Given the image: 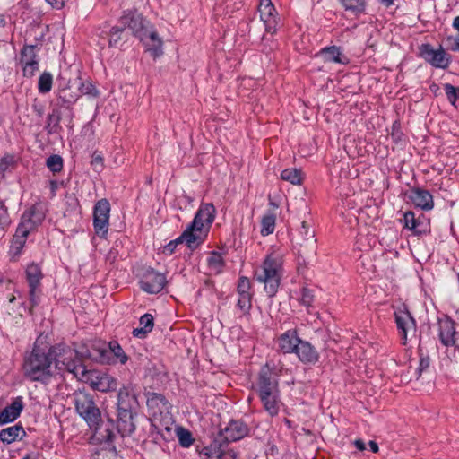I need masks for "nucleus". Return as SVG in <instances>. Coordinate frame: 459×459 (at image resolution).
Masks as SVG:
<instances>
[{"label": "nucleus", "instance_id": "1", "mask_svg": "<svg viewBox=\"0 0 459 459\" xmlns=\"http://www.w3.org/2000/svg\"><path fill=\"white\" fill-rule=\"evenodd\" d=\"M56 349L37 340L31 351L24 355L22 369L24 376L34 382H48L56 373Z\"/></svg>", "mask_w": 459, "mask_h": 459}, {"label": "nucleus", "instance_id": "2", "mask_svg": "<svg viewBox=\"0 0 459 459\" xmlns=\"http://www.w3.org/2000/svg\"><path fill=\"white\" fill-rule=\"evenodd\" d=\"M119 24L124 29L127 28L131 30L132 34L143 42L146 51L152 56L156 58L163 54L161 39L151 22L143 18L141 13L133 10L124 11L119 18Z\"/></svg>", "mask_w": 459, "mask_h": 459}, {"label": "nucleus", "instance_id": "3", "mask_svg": "<svg viewBox=\"0 0 459 459\" xmlns=\"http://www.w3.org/2000/svg\"><path fill=\"white\" fill-rule=\"evenodd\" d=\"M281 260L274 255H268L260 270L255 273V279L264 284V290L270 297L278 291L281 282Z\"/></svg>", "mask_w": 459, "mask_h": 459}, {"label": "nucleus", "instance_id": "4", "mask_svg": "<svg viewBox=\"0 0 459 459\" xmlns=\"http://www.w3.org/2000/svg\"><path fill=\"white\" fill-rule=\"evenodd\" d=\"M73 400L77 413L91 429L98 432L100 429L101 413L95 404L92 395L83 391H78L74 394Z\"/></svg>", "mask_w": 459, "mask_h": 459}, {"label": "nucleus", "instance_id": "5", "mask_svg": "<svg viewBox=\"0 0 459 459\" xmlns=\"http://www.w3.org/2000/svg\"><path fill=\"white\" fill-rule=\"evenodd\" d=\"M52 348L56 349L55 367L56 372L66 370L72 373L76 378L83 372L85 366L82 364L78 359V353L75 350L65 346L55 345Z\"/></svg>", "mask_w": 459, "mask_h": 459}, {"label": "nucleus", "instance_id": "6", "mask_svg": "<svg viewBox=\"0 0 459 459\" xmlns=\"http://www.w3.org/2000/svg\"><path fill=\"white\" fill-rule=\"evenodd\" d=\"M77 379L100 392L112 391L117 386V380L112 376L99 370H87L86 368Z\"/></svg>", "mask_w": 459, "mask_h": 459}, {"label": "nucleus", "instance_id": "7", "mask_svg": "<svg viewBox=\"0 0 459 459\" xmlns=\"http://www.w3.org/2000/svg\"><path fill=\"white\" fill-rule=\"evenodd\" d=\"M94 351L98 353L96 359L101 363L124 365L128 360L127 355L117 341L99 343L94 346Z\"/></svg>", "mask_w": 459, "mask_h": 459}, {"label": "nucleus", "instance_id": "8", "mask_svg": "<svg viewBox=\"0 0 459 459\" xmlns=\"http://www.w3.org/2000/svg\"><path fill=\"white\" fill-rule=\"evenodd\" d=\"M109 202L103 198L99 200L93 209V227L95 233L100 238H106L109 226Z\"/></svg>", "mask_w": 459, "mask_h": 459}, {"label": "nucleus", "instance_id": "9", "mask_svg": "<svg viewBox=\"0 0 459 459\" xmlns=\"http://www.w3.org/2000/svg\"><path fill=\"white\" fill-rule=\"evenodd\" d=\"M182 244L191 251L197 249L201 245V207L196 212L193 221L179 236Z\"/></svg>", "mask_w": 459, "mask_h": 459}, {"label": "nucleus", "instance_id": "10", "mask_svg": "<svg viewBox=\"0 0 459 459\" xmlns=\"http://www.w3.org/2000/svg\"><path fill=\"white\" fill-rule=\"evenodd\" d=\"M38 50L39 48L35 45H25L21 50L20 62L24 77L31 78L39 71Z\"/></svg>", "mask_w": 459, "mask_h": 459}, {"label": "nucleus", "instance_id": "11", "mask_svg": "<svg viewBox=\"0 0 459 459\" xmlns=\"http://www.w3.org/2000/svg\"><path fill=\"white\" fill-rule=\"evenodd\" d=\"M26 276L30 288V302L31 307H35L39 305L41 295L40 281L42 279V273L39 266L36 264L28 265Z\"/></svg>", "mask_w": 459, "mask_h": 459}, {"label": "nucleus", "instance_id": "12", "mask_svg": "<svg viewBox=\"0 0 459 459\" xmlns=\"http://www.w3.org/2000/svg\"><path fill=\"white\" fill-rule=\"evenodd\" d=\"M247 434V427L241 421L232 420L229 423L223 430L220 432L218 437H216L212 443L219 441L224 445L225 449L228 447V442H234L241 439Z\"/></svg>", "mask_w": 459, "mask_h": 459}, {"label": "nucleus", "instance_id": "13", "mask_svg": "<svg viewBox=\"0 0 459 459\" xmlns=\"http://www.w3.org/2000/svg\"><path fill=\"white\" fill-rule=\"evenodd\" d=\"M166 276L153 269L147 270L141 281V289L150 294L160 292L166 285Z\"/></svg>", "mask_w": 459, "mask_h": 459}, {"label": "nucleus", "instance_id": "14", "mask_svg": "<svg viewBox=\"0 0 459 459\" xmlns=\"http://www.w3.org/2000/svg\"><path fill=\"white\" fill-rule=\"evenodd\" d=\"M439 340L444 346L459 348V333L455 331V322L447 316L438 320Z\"/></svg>", "mask_w": 459, "mask_h": 459}, {"label": "nucleus", "instance_id": "15", "mask_svg": "<svg viewBox=\"0 0 459 459\" xmlns=\"http://www.w3.org/2000/svg\"><path fill=\"white\" fill-rule=\"evenodd\" d=\"M256 390L259 396L279 393L278 381L268 366L261 368Z\"/></svg>", "mask_w": 459, "mask_h": 459}, {"label": "nucleus", "instance_id": "16", "mask_svg": "<svg viewBox=\"0 0 459 459\" xmlns=\"http://www.w3.org/2000/svg\"><path fill=\"white\" fill-rule=\"evenodd\" d=\"M395 321L405 344L408 334L416 333L415 320L406 307H403L395 312Z\"/></svg>", "mask_w": 459, "mask_h": 459}, {"label": "nucleus", "instance_id": "17", "mask_svg": "<svg viewBox=\"0 0 459 459\" xmlns=\"http://www.w3.org/2000/svg\"><path fill=\"white\" fill-rule=\"evenodd\" d=\"M261 20L265 24L266 30L271 33L276 31V16L277 13L272 0H260L258 6Z\"/></svg>", "mask_w": 459, "mask_h": 459}, {"label": "nucleus", "instance_id": "18", "mask_svg": "<svg viewBox=\"0 0 459 459\" xmlns=\"http://www.w3.org/2000/svg\"><path fill=\"white\" fill-rule=\"evenodd\" d=\"M43 219V213L38 211L36 207H31L23 212L17 229L22 228V230L26 231V234L29 235Z\"/></svg>", "mask_w": 459, "mask_h": 459}, {"label": "nucleus", "instance_id": "19", "mask_svg": "<svg viewBox=\"0 0 459 459\" xmlns=\"http://www.w3.org/2000/svg\"><path fill=\"white\" fill-rule=\"evenodd\" d=\"M218 440L204 448L205 459H238L237 453L232 449H225Z\"/></svg>", "mask_w": 459, "mask_h": 459}, {"label": "nucleus", "instance_id": "20", "mask_svg": "<svg viewBox=\"0 0 459 459\" xmlns=\"http://www.w3.org/2000/svg\"><path fill=\"white\" fill-rule=\"evenodd\" d=\"M117 429L122 436L131 435L135 430L131 408L117 409Z\"/></svg>", "mask_w": 459, "mask_h": 459}, {"label": "nucleus", "instance_id": "21", "mask_svg": "<svg viewBox=\"0 0 459 459\" xmlns=\"http://www.w3.org/2000/svg\"><path fill=\"white\" fill-rule=\"evenodd\" d=\"M23 409V401L22 396H17L12 403L6 406L0 412V423L6 424L15 420L21 414Z\"/></svg>", "mask_w": 459, "mask_h": 459}, {"label": "nucleus", "instance_id": "22", "mask_svg": "<svg viewBox=\"0 0 459 459\" xmlns=\"http://www.w3.org/2000/svg\"><path fill=\"white\" fill-rule=\"evenodd\" d=\"M421 56L432 65L445 68L448 65V59L443 50H435L429 45H424L421 48Z\"/></svg>", "mask_w": 459, "mask_h": 459}, {"label": "nucleus", "instance_id": "23", "mask_svg": "<svg viewBox=\"0 0 459 459\" xmlns=\"http://www.w3.org/2000/svg\"><path fill=\"white\" fill-rule=\"evenodd\" d=\"M411 203L423 210H430L433 207L432 195L426 190L412 189L409 195Z\"/></svg>", "mask_w": 459, "mask_h": 459}, {"label": "nucleus", "instance_id": "24", "mask_svg": "<svg viewBox=\"0 0 459 459\" xmlns=\"http://www.w3.org/2000/svg\"><path fill=\"white\" fill-rule=\"evenodd\" d=\"M27 238L28 235L26 234V231L22 230V228L16 229L8 252L12 260H16L21 255Z\"/></svg>", "mask_w": 459, "mask_h": 459}, {"label": "nucleus", "instance_id": "25", "mask_svg": "<svg viewBox=\"0 0 459 459\" xmlns=\"http://www.w3.org/2000/svg\"><path fill=\"white\" fill-rule=\"evenodd\" d=\"M295 353L304 363H316L318 359L317 351L307 342L300 341Z\"/></svg>", "mask_w": 459, "mask_h": 459}, {"label": "nucleus", "instance_id": "26", "mask_svg": "<svg viewBox=\"0 0 459 459\" xmlns=\"http://www.w3.org/2000/svg\"><path fill=\"white\" fill-rule=\"evenodd\" d=\"M300 341L294 331H288L279 338V347L284 353L295 352Z\"/></svg>", "mask_w": 459, "mask_h": 459}, {"label": "nucleus", "instance_id": "27", "mask_svg": "<svg viewBox=\"0 0 459 459\" xmlns=\"http://www.w3.org/2000/svg\"><path fill=\"white\" fill-rule=\"evenodd\" d=\"M263 407L271 416H274L280 410L279 393L259 396Z\"/></svg>", "mask_w": 459, "mask_h": 459}, {"label": "nucleus", "instance_id": "28", "mask_svg": "<svg viewBox=\"0 0 459 459\" xmlns=\"http://www.w3.org/2000/svg\"><path fill=\"white\" fill-rule=\"evenodd\" d=\"M25 434L22 427L14 425L0 431V440L4 444H11Z\"/></svg>", "mask_w": 459, "mask_h": 459}, {"label": "nucleus", "instance_id": "29", "mask_svg": "<svg viewBox=\"0 0 459 459\" xmlns=\"http://www.w3.org/2000/svg\"><path fill=\"white\" fill-rule=\"evenodd\" d=\"M140 327L134 328L132 332L134 337L144 338L153 328V316L151 314H144L140 318Z\"/></svg>", "mask_w": 459, "mask_h": 459}, {"label": "nucleus", "instance_id": "30", "mask_svg": "<svg viewBox=\"0 0 459 459\" xmlns=\"http://www.w3.org/2000/svg\"><path fill=\"white\" fill-rule=\"evenodd\" d=\"M320 55L324 57L325 61L335 62L344 64L347 58L343 56L338 47L333 46L325 48L321 50Z\"/></svg>", "mask_w": 459, "mask_h": 459}, {"label": "nucleus", "instance_id": "31", "mask_svg": "<svg viewBox=\"0 0 459 459\" xmlns=\"http://www.w3.org/2000/svg\"><path fill=\"white\" fill-rule=\"evenodd\" d=\"M223 259L220 253L212 251L207 257V267L210 274H218L223 268Z\"/></svg>", "mask_w": 459, "mask_h": 459}, {"label": "nucleus", "instance_id": "32", "mask_svg": "<svg viewBox=\"0 0 459 459\" xmlns=\"http://www.w3.org/2000/svg\"><path fill=\"white\" fill-rule=\"evenodd\" d=\"M216 214V209L211 203L203 204V218L205 217V221L203 220V235L209 232L211 224L213 222Z\"/></svg>", "mask_w": 459, "mask_h": 459}, {"label": "nucleus", "instance_id": "33", "mask_svg": "<svg viewBox=\"0 0 459 459\" xmlns=\"http://www.w3.org/2000/svg\"><path fill=\"white\" fill-rule=\"evenodd\" d=\"M281 178L292 185L299 186L303 182L302 171L296 168L286 169L281 171Z\"/></svg>", "mask_w": 459, "mask_h": 459}, {"label": "nucleus", "instance_id": "34", "mask_svg": "<svg viewBox=\"0 0 459 459\" xmlns=\"http://www.w3.org/2000/svg\"><path fill=\"white\" fill-rule=\"evenodd\" d=\"M123 39H125L124 27L121 24L112 27L108 34V46L110 48L118 47Z\"/></svg>", "mask_w": 459, "mask_h": 459}, {"label": "nucleus", "instance_id": "35", "mask_svg": "<svg viewBox=\"0 0 459 459\" xmlns=\"http://www.w3.org/2000/svg\"><path fill=\"white\" fill-rule=\"evenodd\" d=\"M53 76L49 72H44L39 78L38 90L39 93L46 94L52 89Z\"/></svg>", "mask_w": 459, "mask_h": 459}, {"label": "nucleus", "instance_id": "36", "mask_svg": "<svg viewBox=\"0 0 459 459\" xmlns=\"http://www.w3.org/2000/svg\"><path fill=\"white\" fill-rule=\"evenodd\" d=\"M134 401V397L129 394V391L123 387L117 394V409H132V403Z\"/></svg>", "mask_w": 459, "mask_h": 459}, {"label": "nucleus", "instance_id": "37", "mask_svg": "<svg viewBox=\"0 0 459 459\" xmlns=\"http://www.w3.org/2000/svg\"><path fill=\"white\" fill-rule=\"evenodd\" d=\"M341 4L347 11L361 13L365 9L366 0H341Z\"/></svg>", "mask_w": 459, "mask_h": 459}, {"label": "nucleus", "instance_id": "38", "mask_svg": "<svg viewBox=\"0 0 459 459\" xmlns=\"http://www.w3.org/2000/svg\"><path fill=\"white\" fill-rule=\"evenodd\" d=\"M78 89L82 95H86L91 98H98L100 96L99 90L91 81L82 82Z\"/></svg>", "mask_w": 459, "mask_h": 459}, {"label": "nucleus", "instance_id": "39", "mask_svg": "<svg viewBox=\"0 0 459 459\" xmlns=\"http://www.w3.org/2000/svg\"><path fill=\"white\" fill-rule=\"evenodd\" d=\"M275 227V216L274 215H265L262 220V228L261 233L264 236H267L273 232Z\"/></svg>", "mask_w": 459, "mask_h": 459}, {"label": "nucleus", "instance_id": "40", "mask_svg": "<svg viewBox=\"0 0 459 459\" xmlns=\"http://www.w3.org/2000/svg\"><path fill=\"white\" fill-rule=\"evenodd\" d=\"M176 431L178 442L183 447H189L193 444L194 439L188 430L179 427L177 428Z\"/></svg>", "mask_w": 459, "mask_h": 459}, {"label": "nucleus", "instance_id": "41", "mask_svg": "<svg viewBox=\"0 0 459 459\" xmlns=\"http://www.w3.org/2000/svg\"><path fill=\"white\" fill-rule=\"evenodd\" d=\"M46 165L52 172H60L63 169V159L56 154L51 155L47 159Z\"/></svg>", "mask_w": 459, "mask_h": 459}, {"label": "nucleus", "instance_id": "42", "mask_svg": "<svg viewBox=\"0 0 459 459\" xmlns=\"http://www.w3.org/2000/svg\"><path fill=\"white\" fill-rule=\"evenodd\" d=\"M11 221L9 219V214L7 211V207L4 204L2 200H0V231L4 234L9 227Z\"/></svg>", "mask_w": 459, "mask_h": 459}, {"label": "nucleus", "instance_id": "43", "mask_svg": "<svg viewBox=\"0 0 459 459\" xmlns=\"http://www.w3.org/2000/svg\"><path fill=\"white\" fill-rule=\"evenodd\" d=\"M79 98L77 93H72L68 88L61 89L58 92V99L64 104H74Z\"/></svg>", "mask_w": 459, "mask_h": 459}, {"label": "nucleus", "instance_id": "44", "mask_svg": "<svg viewBox=\"0 0 459 459\" xmlns=\"http://www.w3.org/2000/svg\"><path fill=\"white\" fill-rule=\"evenodd\" d=\"M445 91L448 101L455 105L456 100H459V88H456L449 83L445 84Z\"/></svg>", "mask_w": 459, "mask_h": 459}, {"label": "nucleus", "instance_id": "45", "mask_svg": "<svg viewBox=\"0 0 459 459\" xmlns=\"http://www.w3.org/2000/svg\"><path fill=\"white\" fill-rule=\"evenodd\" d=\"M252 294L238 295V306L244 312L247 313L251 307Z\"/></svg>", "mask_w": 459, "mask_h": 459}, {"label": "nucleus", "instance_id": "46", "mask_svg": "<svg viewBox=\"0 0 459 459\" xmlns=\"http://www.w3.org/2000/svg\"><path fill=\"white\" fill-rule=\"evenodd\" d=\"M403 224L404 227L418 232L417 230V221L415 219V215L412 212H407L403 215Z\"/></svg>", "mask_w": 459, "mask_h": 459}, {"label": "nucleus", "instance_id": "47", "mask_svg": "<svg viewBox=\"0 0 459 459\" xmlns=\"http://www.w3.org/2000/svg\"><path fill=\"white\" fill-rule=\"evenodd\" d=\"M250 288H251V284H250L249 280L247 277H241L239 279V282H238V288H237L238 294V295L251 294Z\"/></svg>", "mask_w": 459, "mask_h": 459}, {"label": "nucleus", "instance_id": "48", "mask_svg": "<svg viewBox=\"0 0 459 459\" xmlns=\"http://www.w3.org/2000/svg\"><path fill=\"white\" fill-rule=\"evenodd\" d=\"M314 300V295L307 288H303L301 291L300 302L306 306L310 307Z\"/></svg>", "mask_w": 459, "mask_h": 459}, {"label": "nucleus", "instance_id": "49", "mask_svg": "<svg viewBox=\"0 0 459 459\" xmlns=\"http://www.w3.org/2000/svg\"><path fill=\"white\" fill-rule=\"evenodd\" d=\"M429 367V359L428 357H420L419 367L415 369L416 379L421 376V373Z\"/></svg>", "mask_w": 459, "mask_h": 459}, {"label": "nucleus", "instance_id": "50", "mask_svg": "<svg viewBox=\"0 0 459 459\" xmlns=\"http://www.w3.org/2000/svg\"><path fill=\"white\" fill-rule=\"evenodd\" d=\"M301 234L304 236L305 240L311 241L312 243L316 242L315 233L308 229L306 221L301 223Z\"/></svg>", "mask_w": 459, "mask_h": 459}, {"label": "nucleus", "instance_id": "51", "mask_svg": "<svg viewBox=\"0 0 459 459\" xmlns=\"http://www.w3.org/2000/svg\"><path fill=\"white\" fill-rule=\"evenodd\" d=\"M182 244L179 237H178L176 239L170 241L163 247V253L165 255H172L175 252V249L178 245Z\"/></svg>", "mask_w": 459, "mask_h": 459}, {"label": "nucleus", "instance_id": "52", "mask_svg": "<svg viewBox=\"0 0 459 459\" xmlns=\"http://www.w3.org/2000/svg\"><path fill=\"white\" fill-rule=\"evenodd\" d=\"M92 166H94V169L100 170L103 168V159L100 154L94 153L91 160Z\"/></svg>", "mask_w": 459, "mask_h": 459}, {"label": "nucleus", "instance_id": "53", "mask_svg": "<svg viewBox=\"0 0 459 459\" xmlns=\"http://www.w3.org/2000/svg\"><path fill=\"white\" fill-rule=\"evenodd\" d=\"M32 108L39 117H42L44 114V106L40 102H39L37 100H34Z\"/></svg>", "mask_w": 459, "mask_h": 459}, {"label": "nucleus", "instance_id": "54", "mask_svg": "<svg viewBox=\"0 0 459 459\" xmlns=\"http://www.w3.org/2000/svg\"><path fill=\"white\" fill-rule=\"evenodd\" d=\"M68 0H46L53 8L61 9Z\"/></svg>", "mask_w": 459, "mask_h": 459}, {"label": "nucleus", "instance_id": "55", "mask_svg": "<svg viewBox=\"0 0 459 459\" xmlns=\"http://www.w3.org/2000/svg\"><path fill=\"white\" fill-rule=\"evenodd\" d=\"M354 446L359 451H364L366 449V445L361 439H357L354 441Z\"/></svg>", "mask_w": 459, "mask_h": 459}, {"label": "nucleus", "instance_id": "56", "mask_svg": "<svg viewBox=\"0 0 459 459\" xmlns=\"http://www.w3.org/2000/svg\"><path fill=\"white\" fill-rule=\"evenodd\" d=\"M154 401H160L163 403L165 401V398L160 394H155L152 398H151L148 403H152Z\"/></svg>", "mask_w": 459, "mask_h": 459}, {"label": "nucleus", "instance_id": "57", "mask_svg": "<svg viewBox=\"0 0 459 459\" xmlns=\"http://www.w3.org/2000/svg\"><path fill=\"white\" fill-rule=\"evenodd\" d=\"M368 445H369V447L372 450V452H374V453L378 452L379 448H378L377 444L375 441H369Z\"/></svg>", "mask_w": 459, "mask_h": 459}, {"label": "nucleus", "instance_id": "58", "mask_svg": "<svg viewBox=\"0 0 459 459\" xmlns=\"http://www.w3.org/2000/svg\"><path fill=\"white\" fill-rule=\"evenodd\" d=\"M453 26L459 31V16L455 17L453 22Z\"/></svg>", "mask_w": 459, "mask_h": 459}, {"label": "nucleus", "instance_id": "59", "mask_svg": "<svg viewBox=\"0 0 459 459\" xmlns=\"http://www.w3.org/2000/svg\"><path fill=\"white\" fill-rule=\"evenodd\" d=\"M379 2L386 6H390L394 4V0H379Z\"/></svg>", "mask_w": 459, "mask_h": 459}, {"label": "nucleus", "instance_id": "60", "mask_svg": "<svg viewBox=\"0 0 459 459\" xmlns=\"http://www.w3.org/2000/svg\"><path fill=\"white\" fill-rule=\"evenodd\" d=\"M14 299H15V297H14V296H13L12 298H10V299H9V301H10V302H13V300H14Z\"/></svg>", "mask_w": 459, "mask_h": 459}, {"label": "nucleus", "instance_id": "61", "mask_svg": "<svg viewBox=\"0 0 459 459\" xmlns=\"http://www.w3.org/2000/svg\"><path fill=\"white\" fill-rule=\"evenodd\" d=\"M110 437H111V432H108V434L107 435V438L110 439Z\"/></svg>", "mask_w": 459, "mask_h": 459}, {"label": "nucleus", "instance_id": "62", "mask_svg": "<svg viewBox=\"0 0 459 459\" xmlns=\"http://www.w3.org/2000/svg\"><path fill=\"white\" fill-rule=\"evenodd\" d=\"M205 284L210 286L212 282L210 281H205Z\"/></svg>", "mask_w": 459, "mask_h": 459}, {"label": "nucleus", "instance_id": "63", "mask_svg": "<svg viewBox=\"0 0 459 459\" xmlns=\"http://www.w3.org/2000/svg\"><path fill=\"white\" fill-rule=\"evenodd\" d=\"M52 117H53L52 115H49V116H48V121H49V122H50V121H52Z\"/></svg>", "mask_w": 459, "mask_h": 459}, {"label": "nucleus", "instance_id": "64", "mask_svg": "<svg viewBox=\"0 0 459 459\" xmlns=\"http://www.w3.org/2000/svg\"><path fill=\"white\" fill-rule=\"evenodd\" d=\"M456 49H459V43L456 45Z\"/></svg>", "mask_w": 459, "mask_h": 459}]
</instances>
